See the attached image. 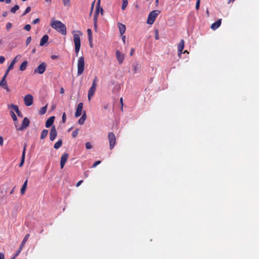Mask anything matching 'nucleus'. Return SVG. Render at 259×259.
I'll return each instance as SVG.
<instances>
[{
	"instance_id": "1",
	"label": "nucleus",
	"mask_w": 259,
	"mask_h": 259,
	"mask_svg": "<svg viewBox=\"0 0 259 259\" xmlns=\"http://www.w3.org/2000/svg\"><path fill=\"white\" fill-rule=\"evenodd\" d=\"M51 27L62 35H66L67 29L66 25L59 20H54L51 24Z\"/></svg>"
},
{
	"instance_id": "2",
	"label": "nucleus",
	"mask_w": 259,
	"mask_h": 259,
	"mask_svg": "<svg viewBox=\"0 0 259 259\" xmlns=\"http://www.w3.org/2000/svg\"><path fill=\"white\" fill-rule=\"evenodd\" d=\"M72 34L75 46V52L76 55H77L80 48V36L82 35V33L79 30H73L72 31Z\"/></svg>"
},
{
	"instance_id": "3",
	"label": "nucleus",
	"mask_w": 259,
	"mask_h": 259,
	"mask_svg": "<svg viewBox=\"0 0 259 259\" xmlns=\"http://www.w3.org/2000/svg\"><path fill=\"white\" fill-rule=\"evenodd\" d=\"M77 75L82 74L84 70V59L83 56L80 57L77 61Z\"/></svg>"
},
{
	"instance_id": "4",
	"label": "nucleus",
	"mask_w": 259,
	"mask_h": 259,
	"mask_svg": "<svg viewBox=\"0 0 259 259\" xmlns=\"http://www.w3.org/2000/svg\"><path fill=\"white\" fill-rule=\"evenodd\" d=\"M160 12L158 10H153L148 15L147 23L151 25L154 22L156 17L160 14Z\"/></svg>"
},
{
	"instance_id": "5",
	"label": "nucleus",
	"mask_w": 259,
	"mask_h": 259,
	"mask_svg": "<svg viewBox=\"0 0 259 259\" xmlns=\"http://www.w3.org/2000/svg\"><path fill=\"white\" fill-rule=\"evenodd\" d=\"M108 139L109 142L110 149L112 150L116 144V137L113 132H110L108 135Z\"/></svg>"
},
{
	"instance_id": "6",
	"label": "nucleus",
	"mask_w": 259,
	"mask_h": 259,
	"mask_svg": "<svg viewBox=\"0 0 259 259\" xmlns=\"http://www.w3.org/2000/svg\"><path fill=\"white\" fill-rule=\"evenodd\" d=\"M47 65L45 62L41 63L34 70V74H42L46 71Z\"/></svg>"
},
{
	"instance_id": "7",
	"label": "nucleus",
	"mask_w": 259,
	"mask_h": 259,
	"mask_svg": "<svg viewBox=\"0 0 259 259\" xmlns=\"http://www.w3.org/2000/svg\"><path fill=\"white\" fill-rule=\"evenodd\" d=\"M29 236H30L29 234H27L25 236L24 238H23V240H22L18 250L17 251L16 253L15 254L14 256L16 257L20 254V253L21 252V250H22V248L24 247V245L25 244L26 242L27 241Z\"/></svg>"
},
{
	"instance_id": "8",
	"label": "nucleus",
	"mask_w": 259,
	"mask_h": 259,
	"mask_svg": "<svg viewBox=\"0 0 259 259\" xmlns=\"http://www.w3.org/2000/svg\"><path fill=\"white\" fill-rule=\"evenodd\" d=\"M29 123L30 121L28 118H24L22 121L21 126H19V128H17V130L20 131H23L24 129H25L27 127L29 126Z\"/></svg>"
},
{
	"instance_id": "9",
	"label": "nucleus",
	"mask_w": 259,
	"mask_h": 259,
	"mask_svg": "<svg viewBox=\"0 0 259 259\" xmlns=\"http://www.w3.org/2000/svg\"><path fill=\"white\" fill-rule=\"evenodd\" d=\"M7 75H6V73L3 76L1 82H0V86L3 89L6 90V91L9 92H10V89L8 87L7 82L6 81V78Z\"/></svg>"
},
{
	"instance_id": "10",
	"label": "nucleus",
	"mask_w": 259,
	"mask_h": 259,
	"mask_svg": "<svg viewBox=\"0 0 259 259\" xmlns=\"http://www.w3.org/2000/svg\"><path fill=\"white\" fill-rule=\"evenodd\" d=\"M25 104L27 106H30L33 103V97L30 94L26 95L24 98Z\"/></svg>"
},
{
	"instance_id": "11",
	"label": "nucleus",
	"mask_w": 259,
	"mask_h": 259,
	"mask_svg": "<svg viewBox=\"0 0 259 259\" xmlns=\"http://www.w3.org/2000/svg\"><path fill=\"white\" fill-rule=\"evenodd\" d=\"M116 57L119 64H121L123 62L124 56L119 50L116 51Z\"/></svg>"
},
{
	"instance_id": "12",
	"label": "nucleus",
	"mask_w": 259,
	"mask_h": 259,
	"mask_svg": "<svg viewBox=\"0 0 259 259\" xmlns=\"http://www.w3.org/2000/svg\"><path fill=\"white\" fill-rule=\"evenodd\" d=\"M68 157H69V155L68 153H64L61 157V160H60V166H61V168H63L68 158Z\"/></svg>"
},
{
	"instance_id": "13",
	"label": "nucleus",
	"mask_w": 259,
	"mask_h": 259,
	"mask_svg": "<svg viewBox=\"0 0 259 259\" xmlns=\"http://www.w3.org/2000/svg\"><path fill=\"white\" fill-rule=\"evenodd\" d=\"M185 41L184 39H181L178 45V55L180 56L183 54V50L184 48Z\"/></svg>"
},
{
	"instance_id": "14",
	"label": "nucleus",
	"mask_w": 259,
	"mask_h": 259,
	"mask_svg": "<svg viewBox=\"0 0 259 259\" xmlns=\"http://www.w3.org/2000/svg\"><path fill=\"white\" fill-rule=\"evenodd\" d=\"M96 85H92L91 87L90 88L88 95V98L89 101H90L91 98L93 97L96 91Z\"/></svg>"
},
{
	"instance_id": "15",
	"label": "nucleus",
	"mask_w": 259,
	"mask_h": 259,
	"mask_svg": "<svg viewBox=\"0 0 259 259\" xmlns=\"http://www.w3.org/2000/svg\"><path fill=\"white\" fill-rule=\"evenodd\" d=\"M57 135V132L55 127L54 126L52 127L50 133V139L51 141H54Z\"/></svg>"
},
{
	"instance_id": "16",
	"label": "nucleus",
	"mask_w": 259,
	"mask_h": 259,
	"mask_svg": "<svg viewBox=\"0 0 259 259\" xmlns=\"http://www.w3.org/2000/svg\"><path fill=\"white\" fill-rule=\"evenodd\" d=\"M83 108V103H80L78 104L75 113V116L76 117H78L80 116L81 114L82 110Z\"/></svg>"
},
{
	"instance_id": "17",
	"label": "nucleus",
	"mask_w": 259,
	"mask_h": 259,
	"mask_svg": "<svg viewBox=\"0 0 259 259\" xmlns=\"http://www.w3.org/2000/svg\"><path fill=\"white\" fill-rule=\"evenodd\" d=\"M19 56H17L15 58L12 60L10 65L8 66L7 70L6 71V75H8L9 71L13 69L14 65L17 61L18 58H19Z\"/></svg>"
},
{
	"instance_id": "18",
	"label": "nucleus",
	"mask_w": 259,
	"mask_h": 259,
	"mask_svg": "<svg viewBox=\"0 0 259 259\" xmlns=\"http://www.w3.org/2000/svg\"><path fill=\"white\" fill-rule=\"evenodd\" d=\"M100 12L101 15L103 14V9L100 7V0H98L96 8L95 14L99 15Z\"/></svg>"
},
{
	"instance_id": "19",
	"label": "nucleus",
	"mask_w": 259,
	"mask_h": 259,
	"mask_svg": "<svg viewBox=\"0 0 259 259\" xmlns=\"http://www.w3.org/2000/svg\"><path fill=\"white\" fill-rule=\"evenodd\" d=\"M221 22H222V19H218L215 22H214L211 24L210 28L212 30L217 29L221 26Z\"/></svg>"
},
{
	"instance_id": "20",
	"label": "nucleus",
	"mask_w": 259,
	"mask_h": 259,
	"mask_svg": "<svg viewBox=\"0 0 259 259\" xmlns=\"http://www.w3.org/2000/svg\"><path fill=\"white\" fill-rule=\"evenodd\" d=\"M117 25L119 28L120 34H121V35H122L125 32V25L119 22L118 23Z\"/></svg>"
},
{
	"instance_id": "21",
	"label": "nucleus",
	"mask_w": 259,
	"mask_h": 259,
	"mask_svg": "<svg viewBox=\"0 0 259 259\" xmlns=\"http://www.w3.org/2000/svg\"><path fill=\"white\" fill-rule=\"evenodd\" d=\"M54 119H55V116H51L49 118H48L47 119V120L46 121V124H45L46 127H49L51 126H52L54 123Z\"/></svg>"
},
{
	"instance_id": "22",
	"label": "nucleus",
	"mask_w": 259,
	"mask_h": 259,
	"mask_svg": "<svg viewBox=\"0 0 259 259\" xmlns=\"http://www.w3.org/2000/svg\"><path fill=\"white\" fill-rule=\"evenodd\" d=\"M48 40L49 36L47 34L44 35L40 39L39 45L40 46H44L45 44L48 42Z\"/></svg>"
},
{
	"instance_id": "23",
	"label": "nucleus",
	"mask_w": 259,
	"mask_h": 259,
	"mask_svg": "<svg viewBox=\"0 0 259 259\" xmlns=\"http://www.w3.org/2000/svg\"><path fill=\"white\" fill-rule=\"evenodd\" d=\"M86 119L85 112L84 111L82 116L79 119L78 121V124L82 125L84 123V121Z\"/></svg>"
},
{
	"instance_id": "24",
	"label": "nucleus",
	"mask_w": 259,
	"mask_h": 259,
	"mask_svg": "<svg viewBox=\"0 0 259 259\" xmlns=\"http://www.w3.org/2000/svg\"><path fill=\"white\" fill-rule=\"evenodd\" d=\"M27 182H28V180H26L24 183H23L22 186V188L21 189V194H24L25 192V191H26V187H27Z\"/></svg>"
},
{
	"instance_id": "25",
	"label": "nucleus",
	"mask_w": 259,
	"mask_h": 259,
	"mask_svg": "<svg viewBox=\"0 0 259 259\" xmlns=\"http://www.w3.org/2000/svg\"><path fill=\"white\" fill-rule=\"evenodd\" d=\"M27 64H28V62H27V61H24V62H23L21 64V65H20V68H19L20 70V71H24V70L26 69V67H27Z\"/></svg>"
},
{
	"instance_id": "26",
	"label": "nucleus",
	"mask_w": 259,
	"mask_h": 259,
	"mask_svg": "<svg viewBox=\"0 0 259 259\" xmlns=\"http://www.w3.org/2000/svg\"><path fill=\"white\" fill-rule=\"evenodd\" d=\"M48 134V131L47 130H42V131L41 133V135H40V139H45L47 137Z\"/></svg>"
},
{
	"instance_id": "27",
	"label": "nucleus",
	"mask_w": 259,
	"mask_h": 259,
	"mask_svg": "<svg viewBox=\"0 0 259 259\" xmlns=\"http://www.w3.org/2000/svg\"><path fill=\"white\" fill-rule=\"evenodd\" d=\"M62 144V141L61 140H59L54 145V148L56 149H59Z\"/></svg>"
},
{
	"instance_id": "28",
	"label": "nucleus",
	"mask_w": 259,
	"mask_h": 259,
	"mask_svg": "<svg viewBox=\"0 0 259 259\" xmlns=\"http://www.w3.org/2000/svg\"><path fill=\"white\" fill-rule=\"evenodd\" d=\"M9 108L13 109L16 112H19V108L17 105L11 104L9 106Z\"/></svg>"
},
{
	"instance_id": "29",
	"label": "nucleus",
	"mask_w": 259,
	"mask_h": 259,
	"mask_svg": "<svg viewBox=\"0 0 259 259\" xmlns=\"http://www.w3.org/2000/svg\"><path fill=\"white\" fill-rule=\"evenodd\" d=\"M19 9V6L17 5H15L13 8L11 9V12L12 13H15V12L18 10Z\"/></svg>"
},
{
	"instance_id": "30",
	"label": "nucleus",
	"mask_w": 259,
	"mask_h": 259,
	"mask_svg": "<svg viewBox=\"0 0 259 259\" xmlns=\"http://www.w3.org/2000/svg\"><path fill=\"white\" fill-rule=\"evenodd\" d=\"M128 5L127 0H122V4L121 6V9L124 10Z\"/></svg>"
},
{
	"instance_id": "31",
	"label": "nucleus",
	"mask_w": 259,
	"mask_h": 259,
	"mask_svg": "<svg viewBox=\"0 0 259 259\" xmlns=\"http://www.w3.org/2000/svg\"><path fill=\"white\" fill-rule=\"evenodd\" d=\"M47 105L41 108L39 110V114L41 115H43V114H45L47 111Z\"/></svg>"
},
{
	"instance_id": "32",
	"label": "nucleus",
	"mask_w": 259,
	"mask_h": 259,
	"mask_svg": "<svg viewBox=\"0 0 259 259\" xmlns=\"http://www.w3.org/2000/svg\"><path fill=\"white\" fill-rule=\"evenodd\" d=\"M132 67L134 73H137L140 68V67L138 64L133 65Z\"/></svg>"
},
{
	"instance_id": "33",
	"label": "nucleus",
	"mask_w": 259,
	"mask_h": 259,
	"mask_svg": "<svg viewBox=\"0 0 259 259\" xmlns=\"http://www.w3.org/2000/svg\"><path fill=\"white\" fill-rule=\"evenodd\" d=\"M10 115H11L13 120H14V122L17 121V116L13 111H10Z\"/></svg>"
},
{
	"instance_id": "34",
	"label": "nucleus",
	"mask_w": 259,
	"mask_h": 259,
	"mask_svg": "<svg viewBox=\"0 0 259 259\" xmlns=\"http://www.w3.org/2000/svg\"><path fill=\"white\" fill-rule=\"evenodd\" d=\"M63 4L65 6H69L70 5V0H62Z\"/></svg>"
},
{
	"instance_id": "35",
	"label": "nucleus",
	"mask_w": 259,
	"mask_h": 259,
	"mask_svg": "<svg viewBox=\"0 0 259 259\" xmlns=\"http://www.w3.org/2000/svg\"><path fill=\"white\" fill-rule=\"evenodd\" d=\"M30 10H31V8L30 7H28L27 8H26L25 11L23 13L22 16H23L26 15L27 13H28L30 11Z\"/></svg>"
},
{
	"instance_id": "36",
	"label": "nucleus",
	"mask_w": 259,
	"mask_h": 259,
	"mask_svg": "<svg viewBox=\"0 0 259 259\" xmlns=\"http://www.w3.org/2000/svg\"><path fill=\"white\" fill-rule=\"evenodd\" d=\"M78 133V129H76L75 131H74L72 133V136L73 138H75Z\"/></svg>"
},
{
	"instance_id": "37",
	"label": "nucleus",
	"mask_w": 259,
	"mask_h": 259,
	"mask_svg": "<svg viewBox=\"0 0 259 259\" xmlns=\"http://www.w3.org/2000/svg\"><path fill=\"white\" fill-rule=\"evenodd\" d=\"M85 148L87 149H91L92 148V146L90 142H87L85 143Z\"/></svg>"
},
{
	"instance_id": "38",
	"label": "nucleus",
	"mask_w": 259,
	"mask_h": 259,
	"mask_svg": "<svg viewBox=\"0 0 259 259\" xmlns=\"http://www.w3.org/2000/svg\"><path fill=\"white\" fill-rule=\"evenodd\" d=\"M31 41V36H28L26 40V45L28 46L30 44Z\"/></svg>"
},
{
	"instance_id": "39",
	"label": "nucleus",
	"mask_w": 259,
	"mask_h": 259,
	"mask_svg": "<svg viewBox=\"0 0 259 259\" xmlns=\"http://www.w3.org/2000/svg\"><path fill=\"white\" fill-rule=\"evenodd\" d=\"M24 29L27 31H29L31 29V25L29 24H26L24 27Z\"/></svg>"
},
{
	"instance_id": "40",
	"label": "nucleus",
	"mask_w": 259,
	"mask_h": 259,
	"mask_svg": "<svg viewBox=\"0 0 259 259\" xmlns=\"http://www.w3.org/2000/svg\"><path fill=\"white\" fill-rule=\"evenodd\" d=\"M62 120L63 123H65L66 120V115L65 113H63V114Z\"/></svg>"
},
{
	"instance_id": "41",
	"label": "nucleus",
	"mask_w": 259,
	"mask_h": 259,
	"mask_svg": "<svg viewBox=\"0 0 259 259\" xmlns=\"http://www.w3.org/2000/svg\"><path fill=\"white\" fill-rule=\"evenodd\" d=\"M98 81V78L97 76H95L94 77V79L93 81V82H92V85H97V82Z\"/></svg>"
},
{
	"instance_id": "42",
	"label": "nucleus",
	"mask_w": 259,
	"mask_h": 259,
	"mask_svg": "<svg viewBox=\"0 0 259 259\" xmlns=\"http://www.w3.org/2000/svg\"><path fill=\"white\" fill-rule=\"evenodd\" d=\"M200 0H197L196 3V9L197 10H199V7H200Z\"/></svg>"
},
{
	"instance_id": "43",
	"label": "nucleus",
	"mask_w": 259,
	"mask_h": 259,
	"mask_svg": "<svg viewBox=\"0 0 259 259\" xmlns=\"http://www.w3.org/2000/svg\"><path fill=\"white\" fill-rule=\"evenodd\" d=\"M26 149V144H25L24 145V147H23V152H22V156H24L25 157Z\"/></svg>"
},
{
	"instance_id": "44",
	"label": "nucleus",
	"mask_w": 259,
	"mask_h": 259,
	"mask_svg": "<svg viewBox=\"0 0 259 259\" xmlns=\"http://www.w3.org/2000/svg\"><path fill=\"white\" fill-rule=\"evenodd\" d=\"M24 160H25V157L24 156H22L21 157V162L19 164V166L20 167H21L23 165L24 162Z\"/></svg>"
},
{
	"instance_id": "45",
	"label": "nucleus",
	"mask_w": 259,
	"mask_h": 259,
	"mask_svg": "<svg viewBox=\"0 0 259 259\" xmlns=\"http://www.w3.org/2000/svg\"><path fill=\"white\" fill-rule=\"evenodd\" d=\"M98 16V15H96V14H95V15L94 17V22L95 25H96V23H97Z\"/></svg>"
},
{
	"instance_id": "46",
	"label": "nucleus",
	"mask_w": 259,
	"mask_h": 259,
	"mask_svg": "<svg viewBox=\"0 0 259 259\" xmlns=\"http://www.w3.org/2000/svg\"><path fill=\"white\" fill-rule=\"evenodd\" d=\"M39 22H40V19L38 18H37L34 19L32 21V24H36L38 23Z\"/></svg>"
},
{
	"instance_id": "47",
	"label": "nucleus",
	"mask_w": 259,
	"mask_h": 259,
	"mask_svg": "<svg viewBox=\"0 0 259 259\" xmlns=\"http://www.w3.org/2000/svg\"><path fill=\"white\" fill-rule=\"evenodd\" d=\"M101 163V161L100 160H98L97 161H96L93 165L92 167H96L98 164H99L100 163Z\"/></svg>"
},
{
	"instance_id": "48",
	"label": "nucleus",
	"mask_w": 259,
	"mask_h": 259,
	"mask_svg": "<svg viewBox=\"0 0 259 259\" xmlns=\"http://www.w3.org/2000/svg\"><path fill=\"white\" fill-rule=\"evenodd\" d=\"M5 61V58L4 56H0V64H3Z\"/></svg>"
},
{
	"instance_id": "49",
	"label": "nucleus",
	"mask_w": 259,
	"mask_h": 259,
	"mask_svg": "<svg viewBox=\"0 0 259 259\" xmlns=\"http://www.w3.org/2000/svg\"><path fill=\"white\" fill-rule=\"evenodd\" d=\"M12 24L11 23H8L6 25V28L7 30L10 29L12 27Z\"/></svg>"
},
{
	"instance_id": "50",
	"label": "nucleus",
	"mask_w": 259,
	"mask_h": 259,
	"mask_svg": "<svg viewBox=\"0 0 259 259\" xmlns=\"http://www.w3.org/2000/svg\"><path fill=\"white\" fill-rule=\"evenodd\" d=\"M95 1H94L92 4V7H91V12H90V14L91 15L92 12H93V9H94V4H95Z\"/></svg>"
},
{
	"instance_id": "51",
	"label": "nucleus",
	"mask_w": 259,
	"mask_h": 259,
	"mask_svg": "<svg viewBox=\"0 0 259 259\" xmlns=\"http://www.w3.org/2000/svg\"><path fill=\"white\" fill-rule=\"evenodd\" d=\"M87 33H88V36H92V31L90 29H87Z\"/></svg>"
},
{
	"instance_id": "52",
	"label": "nucleus",
	"mask_w": 259,
	"mask_h": 259,
	"mask_svg": "<svg viewBox=\"0 0 259 259\" xmlns=\"http://www.w3.org/2000/svg\"><path fill=\"white\" fill-rule=\"evenodd\" d=\"M5 2L6 4H10L11 2V0H0V2Z\"/></svg>"
},
{
	"instance_id": "53",
	"label": "nucleus",
	"mask_w": 259,
	"mask_h": 259,
	"mask_svg": "<svg viewBox=\"0 0 259 259\" xmlns=\"http://www.w3.org/2000/svg\"><path fill=\"white\" fill-rule=\"evenodd\" d=\"M3 143H4V139H3V137L0 136V145H1V146H3Z\"/></svg>"
},
{
	"instance_id": "54",
	"label": "nucleus",
	"mask_w": 259,
	"mask_h": 259,
	"mask_svg": "<svg viewBox=\"0 0 259 259\" xmlns=\"http://www.w3.org/2000/svg\"><path fill=\"white\" fill-rule=\"evenodd\" d=\"M82 182H83L82 180H80V181H78L77 183V184H76V187H79Z\"/></svg>"
},
{
	"instance_id": "55",
	"label": "nucleus",
	"mask_w": 259,
	"mask_h": 259,
	"mask_svg": "<svg viewBox=\"0 0 259 259\" xmlns=\"http://www.w3.org/2000/svg\"><path fill=\"white\" fill-rule=\"evenodd\" d=\"M155 37V39L157 40L159 39L158 32L157 30L156 31Z\"/></svg>"
},
{
	"instance_id": "56",
	"label": "nucleus",
	"mask_w": 259,
	"mask_h": 259,
	"mask_svg": "<svg viewBox=\"0 0 259 259\" xmlns=\"http://www.w3.org/2000/svg\"><path fill=\"white\" fill-rule=\"evenodd\" d=\"M89 40L90 43V46L92 47V36H89Z\"/></svg>"
},
{
	"instance_id": "57",
	"label": "nucleus",
	"mask_w": 259,
	"mask_h": 259,
	"mask_svg": "<svg viewBox=\"0 0 259 259\" xmlns=\"http://www.w3.org/2000/svg\"><path fill=\"white\" fill-rule=\"evenodd\" d=\"M0 259H5V255L2 252H0Z\"/></svg>"
},
{
	"instance_id": "58",
	"label": "nucleus",
	"mask_w": 259,
	"mask_h": 259,
	"mask_svg": "<svg viewBox=\"0 0 259 259\" xmlns=\"http://www.w3.org/2000/svg\"><path fill=\"white\" fill-rule=\"evenodd\" d=\"M8 12L7 11H5L3 12V14H2V16L4 17H6L7 15H8Z\"/></svg>"
},
{
	"instance_id": "59",
	"label": "nucleus",
	"mask_w": 259,
	"mask_h": 259,
	"mask_svg": "<svg viewBox=\"0 0 259 259\" xmlns=\"http://www.w3.org/2000/svg\"><path fill=\"white\" fill-rule=\"evenodd\" d=\"M120 103L121 105V109L122 110V109H123V99H122V98H121L120 99Z\"/></svg>"
},
{
	"instance_id": "60",
	"label": "nucleus",
	"mask_w": 259,
	"mask_h": 259,
	"mask_svg": "<svg viewBox=\"0 0 259 259\" xmlns=\"http://www.w3.org/2000/svg\"><path fill=\"white\" fill-rule=\"evenodd\" d=\"M134 52H135V50L133 48H132L131 50L130 56H132L133 55Z\"/></svg>"
},
{
	"instance_id": "61",
	"label": "nucleus",
	"mask_w": 259,
	"mask_h": 259,
	"mask_svg": "<svg viewBox=\"0 0 259 259\" xmlns=\"http://www.w3.org/2000/svg\"><path fill=\"white\" fill-rule=\"evenodd\" d=\"M125 39H126V37H125V35H122V41H123V43H124H124H125Z\"/></svg>"
},
{
	"instance_id": "62",
	"label": "nucleus",
	"mask_w": 259,
	"mask_h": 259,
	"mask_svg": "<svg viewBox=\"0 0 259 259\" xmlns=\"http://www.w3.org/2000/svg\"><path fill=\"white\" fill-rule=\"evenodd\" d=\"M58 56H56V55H53L51 56V58L53 60H55L57 58H58Z\"/></svg>"
},
{
	"instance_id": "63",
	"label": "nucleus",
	"mask_w": 259,
	"mask_h": 259,
	"mask_svg": "<svg viewBox=\"0 0 259 259\" xmlns=\"http://www.w3.org/2000/svg\"><path fill=\"white\" fill-rule=\"evenodd\" d=\"M16 113L17 114L18 116H20V117H22V115L21 114V112L19 110V112H16Z\"/></svg>"
},
{
	"instance_id": "64",
	"label": "nucleus",
	"mask_w": 259,
	"mask_h": 259,
	"mask_svg": "<svg viewBox=\"0 0 259 259\" xmlns=\"http://www.w3.org/2000/svg\"><path fill=\"white\" fill-rule=\"evenodd\" d=\"M64 93V90L63 88H61V90H60V93L63 94Z\"/></svg>"
}]
</instances>
